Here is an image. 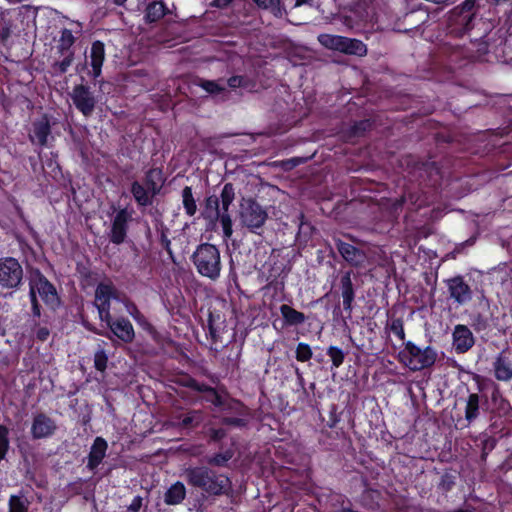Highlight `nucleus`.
<instances>
[{
  "label": "nucleus",
  "instance_id": "obj_1",
  "mask_svg": "<svg viewBox=\"0 0 512 512\" xmlns=\"http://www.w3.org/2000/svg\"><path fill=\"white\" fill-rule=\"evenodd\" d=\"M183 477L189 485L199 488L209 495H220L226 492L230 486L228 477L216 474L204 466L185 469Z\"/></svg>",
  "mask_w": 512,
  "mask_h": 512
},
{
  "label": "nucleus",
  "instance_id": "obj_2",
  "mask_svg": "<svg viewBox=\"0 0 512 512\" xmlns=\"http://www.w3.org/2000/svg\"><path fill=\"white\" fill-rule=\"evenodd\" d=\"M197 272L212 281L219 279L222 269L218 248L209 243L199 245L192 255Z\"/></svg>",
  "mask_w": 512,
  "mask_h": 512
},
{
  "label": "nucleus",
  "instance_id": "obj_3",
  "mask_svg": "<svg viewBox=\"0 0 512 512\" xmlns=\"http://www.w3.org/2000/svg\"><path fill=\"white\" fill-rule=\"evenodd\" d=\"M29 285L32 311L35 316H40V306L37 302L36 294L52 308L58 305L59 298L55 287L41 273L36 272L32 274Z\"/></svg>",
  "mask_w": 512,
  "mask_h": 512
},
{
  "label": "nucleus",
  "instance_id": "obj_4",
  "mask_svg": "<svg viewBox=\"0 0 512 512\" xmlns=\"http://www.w3.org/2000/svg\"><path fill=\"white\" fill-rule=\"evenodd\" d=\"M401 363L412 371L422 370L433 365L437 358L436 351L431 347L420 348L412 342H407L399 353Z\"/></svg>",
  "mask_w": 512,
  "mask_h": 512
},
{
  "label": "nucleus",
  "instance_id": "obj_5",
  "mask_svg": "<svg viewBox=\"0 0 512 512\" xmlns=\"http://www.w3.org/2000/svg\"><path fill=\"white\" fill-rule=\"evenodd\" d=\"M319 42L326 48L346 54L363 56L367 52L366 45L357 39H351L339 35L321 34Z\"/></svg>",
  "mask_w": 512,
  "mask_h": 512
},
{
  "label": "nucleus",
  "instance_id": "obj_6",
  "mask_svg": "<svg viewBox=\"0 0 512 512\" xmlns=\"http://www.w3.org/2000/svg\"><path fill=\"white\" fill-rule=\"evenodd\" d=\"M268 214L266 210L252 199L243 200L240 205L239 218L243 226L251 232H256L266 222Z\"/></svg>",
  "mask_w": 512,
  "mask_h": 512
},
{
  "label": "nucleus",
  "instance_id": "obj_7",
  "mask_svg": "<svg viewBox=\"0 0 512 512\" xmlns=\"http://www.w3.org/2000/svg\"><path fill=\"white\" fill-rule=\"evenodd\" d=\"M23 278V269L17 259L4 257L0 259V286L13 289L19 286Z\"/></svg>",
  "mask_w": 512,
  "mask_h": 512
},
{
  "label": "nucleus",
  "instance_id": "obj_8",
  "mask_svg": "<svg viewBox=\"0 0 512 512\" xmlns=\"http://www.w3.org/2000/svg\"><path fill=\"white\" fill-rule=\"evenodd\" d=\"M115 288L111 283H100L95 291V305L101 321L110 318V300L115 298Z\"/></svg>",
  "mask_w": 512,
  "mask_h": 512
},
{
  "label": "nucleus",
  "instance_id": "obj_9",
  "mask_svg": "<svg viewBox=\"0 0 512 512\" xmlns=\"http://www.w3.org/2000/svg\"><path fill=\"white\" fill-rule=\"evenodd\" d=\"M71 98L76 108L80 110L83 115L89 116L92 114L96 100L88 87L83 85L74 87L71 93Z\"/></svg>",
  "mask_w": 512,
  "mask_h": 512
},
{
  "label": "nucleus",
  "instance_id": "obj_10",
  "mask_svg": "<svg viewBox=\"0 0 512 512\" xmlns=\"http://www.w3.org/2000/svg\"><path fill=\"white\" fill-rule=\"evenodd\" d=\"M450 297L459 305L466 304L472 298V292L462 277L457 276L447 281Z\"/></svg>",
  "mask_w": 512,
  "mask_h": 512
},
{
  "label": "nucleus",
  "instance_id": "obj_11",
  "mask_svg": "<svg viewBox=\"0 0 512 512\" xmlns=\"http://www.w3.org/2000/svg\"><path fill=\"white\" fill-rule=\"evenodd\" d=\"M452 336L453 346L457 353L467 352L474 345V336L465 325H456Z\"/></svg>",
  "mask_w": 512,
  "mask_h": 512
},
{
  "label": "nucleus",
  "instance_id": "obj_12",
  "mask_svg": "<svg viewBox=\"0 0 512 512\" xmlns=\"http://www.w3.org/2000/svg\"><path fill=\"white\" fill-rule=\"evenodd\" d=\"M104 322L111 329L112 333L123 342L130 343L133 341L135 333L129 320L119 318L113 321L110 317L108 321Z\"/></svg>",
  "mask_w": 512,
  "mask_h": 512
},
{
  "label": "nucleus",
  "instance_id": "obj_13",
  "mask_svg": "<svg viewBox=\"0 0 512 512\" xmlns=\"http://www.w3.org/2000/svg\"><path fill=\"white\" fill-rule=\"evenodd\" d=\"M51 133L50 121L46 115H43L32 124V130L29 135L30 140L40 146H45Z\"/></svg>",
  "mask_w": 512,
  "mask_h": 512
},
{
  "label": "nucleus",
  "instance_id": "obj_14",
  "mask_svg": "<svg viewBox=\"0 0 512 512\" xmlns=\"http://www.w3.org/2000/svg\"><path fill=\"white\" fill-rule=\"evenodd\" d=\"M129 218L130 215L125 209L120 210L115 215L110 234V239L113 243L120 244L124 241Z\"/></svg>",
  "mask_w": 512,
  "mask_h": 512
},
{
  "label": "nucleus",
  "instance_id": "obj_15",
  "mask_svg": "<svg viewBox=\"0 0 512 512\" xmlns=\"http://www.w3.org/2000/svg\"><path fill=\"white\" fill-rule=\"evenodd\" d=\"M336 247L341 256L351 265L359 267L364 264L366 255L363 251L341 240L336 241Z\"/></svg>",
  "mask_w": 512,
  "mask_h": 512
},
{
  "label": "nucleus",
  "instance_id": "obj_16",
  "mask_svg": "<svg viewBox=\"0 0 512 512\" xmlns=\"http://www.w3.org/2000/svg\"><path fill=\"white\" fill-rule=\"evenodd\" d=\"M56 426L47 416L40 414L34 418L31 432L34 438H44L51 435Z\"/></svg>",
  "mask_w": 512,
  "mask_h": 512
},
{
  "label": "nucleus",
  "instance_id": "obj_17",
  "mask_svg": "<svg viewBox=\"0 0 512 512\" xmlns=\"http://www.w3.org/2000/svg\"><path fill=\"white\" fill-rule=\"evenodd\" d=\"M105 59L104 44L100 41L92 43L90 51V65L92 67L93 76L97 78L101 74V68Z\"/></svg>",
  "mask_w": 512,
  "mask_h": 512
},
{
  "label": "nucleus",
  "instance_id": "obj_18",
  "mask_svg": "<svg viewBox=\"0 0 512 512\" xmlns=\"http://www.w3.org/2000/svg\"><path fill=\"white\" fill-rule=\"evenodd\" d=\"M107 442L102 437H97L91 447L88 457V467L95 469L104 459L107 450Z\"/></svg>",
  "mask_w": 512,
  "mask_h": 512
},
{
  "label": "nucleus",
  "instance_id": "obj_19",
  "mask_svg": "<svg viewBox=\"0 0 512 512\" xmlns=\"http://www.w3.org/2000/svg\"><path fill=\"white\" fill-rule=\"evenodd\" d=\"M494 371L495 377L499 381H509L512 379V363L501 355L494 362Z\"/></svg>",
  "mask_w": 512,
  "mask_h": 512
},
{
  "label": "nucleus",
  "instance_id": "obj_20",
  "mask_svg": "<svg viewBox=\"0 0 512 512\" xmlns=\"http://www.w3.org/2000/svg\"><path fill=\"white\" fill-rule=\"evenodd\" d=\"M186 488L182 482L174 483L165 493V502L168 505H176L183 501Z\"/></svg>",
  "mask_w": 512,
  "mask_h": 512
},
{
  "label": "nucleus",
  "instance_id": "obj_21",
  "mask_svg": "<svg viewBox=\"0 0 512 512\" xmlns=\"http://www.w3.org/2000/svg\"><path fill=\"white\" fill-rule=\"evenodd\" d=\"M280 312L285 322L289 325H299L305 322L306 317L302 312H299L287 304L280 306Z\"/></svg>",
  "mask_w": 512,
  "mask_h": 512
},
{
  "label": "nucleus",
  "instance_id": "obj_22",
  "mask_svg": "<svg viewBox=\"0 0 512 512\" xmlns=\"http://www.w3.org/2000/svg\"><path fill=\"white\" fill-rule=\"evenodd\" d=\"M341 290L343 297V306L345 309H350L352 301L354 299V291L349 272H347L341 279Z\"/></svg>",
  "mask_w": 512,
  "mask_h": 512
},
{
  "label": "nucleus",
  "instance_id": "obj_23",
  "mask_svg": "<svg viewBox=\"0 0 512 512\" xmlns=\"http://www.w3.org/2000/svg\"><path fill=\"white\" fill-rule=\"evenodd\" d=\"M166 5L162 1H154L146 8L145 19L147 22H156L166 14Z\"/></svg>",
  "mask_w": 512,
  "mask_h": 512
},
{
  "label": "nucleus",
  "instance_id": "obj_24",
  "mask_svg": "<svg viewBox=\"0 0 512 512\" xmlns=\"http://www.w3.org/2000/svg\"><path fill=\"white\" fill-rule=\"evenodd\" d=\"M182 203L187 215L193 216L196 213L197 205L191 187L186 186L182 190Z\"/></svg>",
  "mask_w": 512,
  "mask_h": 512
},
{
  "label": "nucleus",
  "instance_id": "obj_25",
  "mask_svg": "<svg viewBox=\"0 0 512 512\" xmlns=\"http://www.w3.org/2000/svg\"><path fill=\"white\" fill-rule=\"evenodd\" d=\"M131 193L139 205L146 206L150 204L149 193L140 183L134 182L132 184Z\"/></svg>",
  "mask_w": 512,
  "mask_h": 512
},
{
  "label": "nucleus",
  "instance_id": "obj_26",
  "mask_svg": "<svg viewBox=\"0 0 512 512\" xmlns=\"http://www.w3.org/2000/svg\"><path fill=\"white\" fill-rule=\"evenodd\" d=\"M479 414V396L470 394L465 408V417L468 421L474 420Z\"/></svg>",
  "mask_w": 512,
  "mask_h": 512
},
{
  "label": "nucleus",
  "instance_id": "obj_27",
  "mask_svg": "<svg viewBox=\"0 0 512 512\" xmlns=\"http://www.w3.org/2000/svg\"><path fill=\"white\" fill-rule=\"evenodd\" d=\"M75 42V37L72 32L68 29H64L61 32V36L58 40V50L60 53L72 52L71 47Z\"/></svg>",
  "mask_w": 512,
  "mask_h": 512
},
{
  "label": "nucleus",
  "instance_id": "obj_28",
  "mask_svg": "<svg viewBox=\"0 0 512 512\" xmlns=\"http://www.w3.org/2000/svg\"><path fill=\"white\" fill-rule=\"evenodd\" d=\"M259 7L269 9L277 16L281 17L284 13V8L281 6V0H253Z\"/></svg>",
  "mask_w": 512,
  "mask_h": 512
},
{
  "label": "nucleus",
  "instance_id": "obj_29",
  "mask_svg": "<svg viewBox=\"0 0 512 512\" xmlns=\"http://www.w3.org/2000/svg\"><path fill=\"white\" fill-rule=\"evenodd\" d=\"M9 512H28V501L23 496L11 495L9 498Z\"/></svg>",
  "mask_w": 512,
  "mask_h": 512
},
{
  "label": "nucleus",
  "instance_id": "obj_30",
  "mask_svg": "<svg viewBox=\"0 0 512 512\" xmlns=\"http://www.w3.org/2000/svg\"><path fill=\"white\" fill-rule=\"evenodd\" d=\"M235 198V192L233 185L230 183H227L224 185L222 192H221V205L223 212H227L229 209V206L233 202Z\"/></svg>",
  "mask_w": 512,
  "mask_h": 512
},
{
  "label": "nucleus",
  "instance_id": "obj_31",
  "mask_svg": "<svg viewBox=\"0 0 512 512\" xmlns=\"http://www.w3.org/2000/svg\"><path fill=\"white\" fill-rule=\"evenodd\" d=\"M205 214L207 217H219V198L211 195L205 202Z\"/></svg>",
  "mask_w": 512,
  "mask_h": 512
},
{
  "label": "nucleus",
  "instance_id": "obj_32",
  "mask_svg": "<svg viewBox=\"0 0 512 512\" xmlns=\"http://www.w3.org/2000/svg\"><path fill=\"white\" fill-rule=\"evenodd\" d=\"M327 355L331 358L334 367H339L344 362V352L336 346H330L327 350Z\"/></svg>",
  "mask_w": 512,
  "mask_h": 512
},
{
  "label": "nucleus",
  "instance_id": "obj_33",
  "mask_svg": "<svg viewBox=\"0 0 512 512\" xmlns=\"http://www.w3.org/2000/svg\"><path fill=\"white\" fill-rule=\"evenodd\" d=\"M61 54L63 55V59L61 61L56 62L54 64V68L59 73H65L73 62L74 53L68 52V53H61Z\"/></svg>",
  "mask_w": 512,
  "mask_h": 512
},
{
  "label": "nucleus",
  "instance_id": "obj_34",
  "mask_svg": "<svg viewBox=\"0 0 512 512\" xmlns=\"http://www.w3.org/2000/svg\"><path fill=\"white\" fill-rule=\"evenodd\" d=\"M220 223L223 230V236L225 239L231 238L233 234L232 219L227 212H223L220 216Z\"/></svg>",
  "mask_w": 512,
  "mask_h": 512
},
{
  "label": "nucleus",
  "instance_id": "obj_35",
  "mask_svg": "<svg viewBox=\"0 0 512 512\" xmlns=\"http://www.w3.org/2000/svg\"><path fill=\"white\" fill-rule=\"evenodd\" d=\"M312 357V350L308 344L299 343L296 348V359L301 362H306Z\"/></svg>",
  "mask_w": 512,
  "mask_h": 512
},
{
  "label": "nucleus",
  "instance_id": "obj_36",
  "mask_svg": "<svg viewBox=\"0 0 512 512\" xmlns=\"http://www.w3.org/2000/svg\"><path fill=\"white\" fill-rule=\"evenodd\" d=\"M9 448L8 429L0 425V461L5 457Z\"/></svg>",
  "mask_w": 512,
  "mask_h": 512
},
{
  "label": "nucleus",
  "instance_id": "obj_37",
  "mask_svg": "<svg viewBox=\"0 0 512 512\" xmlns=\"http://www.w3.org/2000/svg\"><path fill=\"white\" fill-rule=\"evenodd\" d=\"M108 357L103 349L96 351L94 355V365L98 371H104L107 367Z\"/></svg>",
  "mask_w": 512,
  "mask_h": 512
},
{
  "label": "nucleus",
  "instance_id": "obj_38",
  "mask_svg": "<svg viewBox=\"0 0 512 512\" xmlns=\"http://www.w3.org/2000/svg\"><path fill=\"white\" fill-rule=\"evenodd\" d=\"M12 34V25L8 21H3L0 24V39L5 42L7 41Z\"/></svg>",
  "mask_w": 512,
  "mask_h": 512
},
{
  "label": "nucleus",
  "instance_id": "obj_39",
  "mask_svg": "<svg viewBox=\"0 0 512 512\" xmlns=\"http://www.w3.org/2000/svg\"><path fill=\"white\" fill-rule=\"evenodd\" d=\"M126 306V310L127 312L130 314V316L137 322H142L143 320V315L141 314V312L138 310V308L133 304V303H130V302H127L125 304Z\"/></svg>",
  "mask_w": 512,
  "mask_h": 512
},
{
  "label": "nucleus",
  "instance_id": "obj_40",
  "mask_svg": "<svg viewBox=\"0 0 512 512\" xmlns=\"http://www.w3.org/2000/svg\"><path fill=\"white\" fill-rule=\"evenodd\" d=\"M201 421L200 413L197 411H194L183 418L182 425L187 427L191 425L192 423L198 424Z\"/></svg>",
  "mask_w": 512,
  "mask_h": 512
},
{
  "label": "nucleus",
  "instance_id": "obj_41",
  "mask_svg": "<svg viewBox=\"0 0 512 512\" xmlns=\"http://www.w3.org/2000/svg\"><path fill=\"white\" fill-rule=\"evenodd\" d=\"M201 87L209 93H217L223 90L215 81H203Z\"/></svg>",
  "mask_w": 512,
  "mask_h": 512
},
{
  "label": "nucleus",
  "instance_id": "obj_42",
  "mask_svg": "<svg viewBox=\"0 0 512 512\" xmlns=\"http://www.w3.org/2000/svg\"><path fill=\"white\" fill-rule=\"evenodd\" d=\"M209 392L208 400L211 401L216 406H221L223 404V400L220 395H218L214 389L207 388L205 389Z\"/></svg>",
  "mask_w": 512,
  "mask_h": 512
},
{
  "label": "nucleus",
  "instance_id": "obj_43",
  "mask_svg": "<svg viewBox=\"0 0 512 512\" xmlns=\"http://www.w3.org/2000/svg\"><path fill=\"white\" fill-rule=\"evenodd\" d=\"M231 458V455L218 454L209 459L210 464L221 466Z\"/></svg>",
  "mask_w": 512,
  "mask_h": 512
},
{
  "label": "nucleus",
  "instance_id": "obj_44",
  "mask_svg": "<svg viewBox=\"0 0 512 512\" xmlns=\"http://www.w3.org/2000/svg\"><path fill=\"white\" fill-rule=\"evenodd\" d=\"M143 499L140 496L134 497L131 504L128 506L129 512H139L142 507Z\"/></svg>",
  "mask_w": 512,
  "mask_h": 512
},
{
  "label": "nucleus",
  "instance_id": "obj_45",
  "mask_svg": "<svg viewBox=\"0 0 512 512\" xmlns=\"http://www.w3.org/2000/svg\"><path fill=\"white\" fill-rule=\"evenodd\" d=\"M243 83V78L240 76H233L228 80V85L232 88H236L241 86Z\"/></svg>",
  "mask_w": 512,
  "mask_h": 512
},
{
  "label": "nucleus",
  "instance_id": "obj_46",
  "mask_svg": "<svg viewBox=\"0 0 512 512\" xmlns=\"http://www.w3.org/2000/svg\"><path fill=\"white\" fill-rule=\"evenodd\" d=\"M37 338L41 341H45L49 336V330L47 328H39L36 332Z\"/></svg>",
  "mask_w": 512,
  "mask_h": 512
},
{
  "label": "nucleus",
  "instance_id": "obj_47",
  "mask_svg": "<svg viewBox=\"0 0 512 512\" xmlns=\"http://www.w3.org/2000/svg\"><path fill=\"white\" fill-rule=\"evenodd\" d=\"M315 0H296L295 7H299L302 5H312Z\"/></svg>",
  "mask_w": 512,
  "mask_h": 512
},
{
  "label": "nucleus",
  "instance_id": "obj_48",
  "mask_svg": "<svg viewBox=\"0 0 512 512\" xmlns=\"http://www.w3.org/2000/svg\"><path fill=\"white\" fill-rule=\"evenodd\" d=\"M214 4L217 7H226L230 4V0H214Z\"/></svg>",
  "mask_w": 512,
  "mask_h": 512
},
{
  "label": "nucleus",
  "instance_id": "obj_49",
  "mask_svg": "<svg viewBox=\"0 0 512 512\" xmlns=\"http://www.w3.org/2000/svg\"><path fill=\"white\" fill-rule=\"evenodd\" d=\"M224 436V432L222 430H213L212 438L220 439Z\"/></svg>",
  "mask_w": 512,
  "mask_h": 512
},
{
  "label": "nucleus",
  "instance_id": "obj_50",
  "mask_svg": "<svg viewBox=\"0 0 512 512\" xmlns=\"http://www.w3.org/2000/svg\"><path fill=\"white\" fill-rule=\"evenodd\" d=\"M159 174H160V172H159V171H157V170H151V171H149V172H148V174H147V178H148V179H150V178H152V177H154V176H157V175H159Z\"/></svg>",
  "mask_w": 512,
  "mask_h": 512
},
{
  "label": "nucleus",
  "instance_id": "obj_51",
  "mask_svg": "<svg viewBox=\"0 0 512 512\" xmlns=\"http://www.w3.org/2000/svg\"><path fill=\"white\" fill-rule=\"evenodd\" d=\"M395 333L401 338L403 339L404 338V331L402 329V327H400L399 329H395Z\"/></svg>",
  "mask_w": 512,
  "mask_h": 512
},
{
  "label": "nucleus",
  "instance_id": "obj_52",
  "mask_svg": "<svg viewBox=\"0 0 512 512\" xmlns=\"http://www.w3.org/2000/svg\"><path fill=\"white\" fill-rule=\"evenodd\" d=\"M116 5H123L126 0H113Z\"/></svg>",
  "mask_w": 512,
  "mask_h": 512
},
{
  "label": "nucleus",
  "instance_id": "obj_53",
  "mask_svg": "<svg viewBox=\"0 0 512 512\" xmlns=\"http://www.w3.org/2000/svg\"><path fill=\"white\" fill-rule=\"evenodd\" d=\"M465 6H466V7H469V6H470V1H469V0H467V1L465 2Z\"/></svg>",
  "mask_w": 512,
  "mask_h": 512
}]
</instances>
